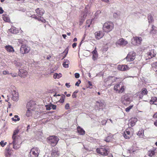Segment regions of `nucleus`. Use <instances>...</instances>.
<instances>
[{
  "instance_id": "2eb2a0df",
  "label": "nucleus",
  "mask_w": 157,
  "mask_h": 157,
  "mask_svg": "<svg viewBox=\"0 0 157 157\" xmlns=\"http://www.w3.org/2000/svg\"><path fill=\"white\" fill-rule=\"evenodd\" d=\"M4 154L6 157H10L12 154V149H10L9 147H6L5 149Z\"/></svg>"
},
{
  "instance_id": "0e129e2a",
  "label": "nucleus",
  "mask_w": 157,
  "mask_h": 157,
  "mask_svg": "<svg viewBox=\"0 0 157 157\" xmlns=\"http://www.w3.org/2000/svg\"><path fill=\"white\" fill-rule=\"evenodd\" d=\"M153 117L154 118H157V113H156L154 114L153 116Z\"/></svg>"
},
{
  "instance_id": "a19ab883",
  "label": "nucleus",
  "mask_w": 157,
  "mask_h": 157,
  "mask_svg": "<svg viewBox=\"0 0 157 157\" xmlns=\"http://www.w3.org/2000/svg\"><path fill=\"white\" fill-rule=\"evenodd\" d=\"M6 144L7 142H5L4 140H2L0 142V145L2 147H4Z\"/></svg>"
},
{
  "instance_id": "de8ad7c7",
  "label": "nucleus",
  "mask_w": 157,
  "mask_h": 157,
  "mask_svg": "<svg viewBox=\"0 0 157 157\" xmlns=\"http://www.w3.org/2000/svg\"><path fill=\"white\" fill-rule=\"evenodd\" d=\"M101 13V11L100 10H97L94 16L95 17H97L98 15Z\"/></svg>"
},
{
  "instance_id": "3c124183",
  "label": "nucleus",
  "mask_w": 157,
  "mask_h": 157,
  "mask_svg": "<svg viewBox=\"0 0 157 157\" xmlns=\"http://www.w3.org/2000/svg\"><path fill=\"white\" fill-rule=\"evenodd\" d=\"M63 67L65 68H67L68 67V64H66V62H64L63 63Z\"/></svg>"
},
{
  "instance_id": "774afa93",
  "label": "nucleus",
  "mask_w": 157,
  "mask_h": 157,
  "mask_svg": "<svg viewBox=\"0 0 157 157\" xmlns=\"http://www.w3.org/2000/svg\"><path fill=\"white\" fill-rule=\"evenodd\" d=\"M62 36H63V38L65 39L66 38V37H67V36L66 34H63Z\"/></svg>"
},
{
  "instance_id": "f03ea898",
  "label": "nucleus",
  "mask_w": 157,
  "mask_h": 157,
  "mask_svg": "<svg viewBox=\"0 0 157 157\" xmlns=\"http://www.w3.org/2000/svg\"><path fill=\"white\" fill-rule=\"evenodd\" d=\"M59 140V138L56 136H50L47 139V142L52 147L56 146Z\"/></svg>"
},
{
  "instance_id": "4468645a",
  "label": "nucleus",
  "mask_w": 157,
  "mask_h": 157,
  "mask_svg": "<svg viewBox=\"0 0 157 157\" xmlns=\"http://www.w3.org/2000/svg\"><path fill=\"white\" fill-rule=\"evenodd\" d=\"M130 68L127 65H119L117 67L118 69L122 71H126L129 70Z\"/></svg>"
},
{
  "instance_id": "864d4df0",
  "label": "nucleus",
  "mask_w": 157,
  "mask_h": 157,
  "mask_svg": "<svg viewBox=\"0 0 157 157\" xmlns=\"http://www.w3.org/2000/svg\"><path fill=\"white\" fill-rule=\"evenodd\" d=\"M80 75L78 73H75V78H78L79 77Z\"/></svg>"
},
{
  "instance_id": "052dcab7",
  "label": "nucleus",
  "mask_w": 157,
  "mask_h": 157,
  "mask_svg": "<svg viewBox=\"0 0 157 157\" xmlns=\"http://www.w3.org/2000/svg\"><path fill=\"white\" fill-rule=\"evenodd\" d=\"M77 44L76 43H74L72 44V46L73 48H75L77 46Z\"/></svg>"
},
{
  "instance_id": "5701e85b",
  "label": "nucleus",
  "mask_w": 157,
  "mask_h": 157,
  "mask_svg": "<svg viewBox=\"0 0 157 157\" xmlns=\"http://www.w3.org/2000/svg\"><path fill=\"white\" fill-rule=\"evenodd\" d=\"M33 16V18H35L36 19L38 20V21H41L43 23H45L46 22V21L45 19H44L43 17L40 16H39L38 17H37L36 15H34Z\"/></svg>"
},
{
  "instance_id": "09e8293b",
  "label": "nucleus",
  "mask_w": 157,
  "mask_h": 157,
  "mask_svg": "<svg viewBox=\"0 0 157 157\" xmlns=\"http://www.w3.org/2000/svg\"><path fill=\"white\" fill-rule=\"evenodd\" d=\"M51 109H52L53 110H55L56 108V105H54L52 103H51Z\"/></svg>"
},
{
  "instance_id": "2f4dec72",
  "label": "nucleus",
  "mask_w": 157,
  "mask_h": 157,
  "mask_svg": "<svg viewBox=\"0 0 157 157\" xmlns=\"http://www.w3.org/2000/svg\"><path fill=\"white\" fill-rule=\"evenodd\" d=\"M6 49L9 52H13L14 51L13 48L10 45L6 46L5 47Z\"/></svg>"
},
{
  "instance_id": "20e7f679",
  "label": "nucleus",
  "mask_w": 157,
  "mask_h": 157,
  "mask_svg": "<svg viewBox=\"0 0 157 157\" xmlns=\"http://www.w3.org/2000/svg\"><path fill=\"white\" fill-rule=\"evenodd\" d=\"M30 50V48L25 44H22L20 49L21 53L24 54L28 53Z\"/></svg>"
},
{
  "instance_id": "423d86ee",
  "label": "nucleus",
  "mask_w": 157,
  "mask_h": 157,
  "mask_svg": "<svg viewBox=\"0 0 157 157\" xmlns=\"http://www.w3.org/2000/svg\"><path fill=\"white\" fill-rule=\"evenodd\" d=\"M125 88V86H121L120 88L119 84H117L114 85L113 90L116 93L120 94L122 93L124 91Z\"/></svg>"
},
{
  "instance_id": "a211bd4d",
  "label": "nucleus",
  "mask_w": 157,
  "mask_h": 157,
  "mask_svg": "<svg viewBox=\"0 0 157 157\" xmlns=\"http://www.w3.org/2000/svg\"><path fill=\"white\" fill-rule=\"evenodd\" d=\"M35 11L39 16L42 17L45 13L44 10L42 8H40L36 9Z\"/></svg>"
},
{
  "instance_id": "e433bc0d",
  "label": "nucleus",
  "mask_w": 157,
  "mask_h": 157,
  "mask_svg": "<svg viewBox=\"0 0 157 157\" xmlns=\"http://www.w3.org/2000/svg\"><path fill=\"white\" fill-rule=\"evenodd\" d=\"M12 120L14 121H19L20 120V118L19 117L18 115H15L14 117L12 118Z\"/></svg>"
},
{
  "instance_id": "6ab92c4d",
  "label": "nucleus",
  "mask_w": 157,
  "mask_h": 157,
  "mask_svg": "<svg viewBox=\"0 0 157 157\" xmlns=\"http://www.w3.org/2000/svg\"><path fill=\"white\" fill-rule=\"evenodd\" d=\"M123 136L126 139H129L131 137L132 135L128 129H126L124 131Z\"/></svg>"
},
{
  "instance_id": "79ce46f5",
  "label": "nucleus",
  "mask_w": 157,
  "mask_h": 157,
  "mask_svg": "<svg viewBox=\"0 0 157 157\" xmlns=\"http://www.w3.org/2000/svg\"><path fill=\"white\" fill-rule=\"evenodd\" d=\"M19 130H16L14 131L13 134L12 136L13 138H14V136H17L16 135L18 133Z\"/></svg>"
},
{
  "instance_id": "603ef678",
  "label": "nucleus",
  "mask_w": 157,
  "mask_h": 157,
  "mask_svg": "<svg viewBox=\"0 0 157 157\" xmlns=\"http://www.w3.org/2000/svg\"><path fill=\"white\" fill-rule=\"evenodd\" d=\"M10 74L11 75L12 77H15L17 75V73H10Z\"/></svg>"
},
{
  "instance_id": "c85d7f7f",
  "label": "nucleus",
  "mask_w": 157,
  "mask_h": 157,
  "mask_svg": "<svg viewBox=\"0 0 157 157\" xmlns=\"http://www.w3.org/2000/svg\"><path fill=\"white\" fill-rule=\"evenodd\" d=\"M77 130L78 133L80 135H84L85 134V131L79 126L77 127Z\"/></svg>"
},
{
  "instance_id": "dca6fc26",
  "label": "nucleus",
  "mask_w": 157,
  "mask_h": 157,
  "mask_svg": "<svg viewBox=\"0 0 157 157\" xmlns=\"http://www.w3.org/2000/svg\"><path fill=\"white\" fill-rule=\"evenodd\" d=\"M122 102L123 104H125V101L129 102L130 101V98L128 95L125 94L123 95L121 98Z\"/></svg>"
},
{
  "instance_id": "4be33fe9",
  "label": "nucleus",
  "mask_w": 157,
  "mask_h": 157,
  "mask_svg": "<svg viewBox=\"0 0 157 157\" xmlns=\"http://www.w3.org/2000/svg\"><path fill=\"white\" fill-rule=\"evenodd\" d=\"M84 12L85 13L83 15L82 18L81 19L82 21L85 20V18L87 16V14H90V10L89 9H88L87 7H85Z\"/></svg>"
},
{
  "instance_id": "bf43d9fd",
  "label": "nucleus",
  "mask_w": 157,
  "mask_h": 157,
  "mask_svg": "<svg viewBox=\"0 0 157 157\" xmlns=\"http://www.w3.org/2000/svg\"><path fill=\"white\" fill-rule=\"evenodd\" d=\"M148 20H150L151 21H153V17L152 16H150V17H148Z\"/></svg>"
},
{
  "instance_id": "412c9836",
  "label": "nucleus",
  "mask_w": 157,
  "mask_h": 157,
  "mask_svg": "<svg viewBox=\"0 0 157 157\" xmlns=\"http://www.w3.org/2000/svg\"><path fill=\"white\" fill-rule=\"evenodd\" d=\"M91 53L93 54V59L94 61L96 60L98 57V54L96 47L95 48L94 50L92 51Z\"/></svg>"
},
{
  "instance_id": "39448f33",
  "label": "nucleus",
  "mask_w": 157,
  "mask_h": 157,
  "mask_svg": "<svg viewBox=\"0 0 157 157\" xmlns=\"http://www.w3.org/2000/svg\"><path fill=\"white\" fill-rule=\"evenodd\" d=\"M40 151L38 148L33 147L32 148L29 153L30 157H38Z\"/></svg>"
},
{
  "instance_id": "a18cd8bd",
  "label": "nucleus",
  "mask_w": 157,
  "mask_h": 157,
  "mask_svg": "<svg viewBox=\"0 0 157 157\" xmlns=\"http://www.w3.org/2000/svg\"><path fill=\"white\" fill-rule=\"evenodd\" d=\"M10 31L13 33L15 34L17 33V30L15 28V29H13L11 28L10 29Z\"/></svg>"
},
{
  "instance_id": "7ed1b4c3",
  "label": "nucleus",
  "mask_w": 157,
  "mask_h": 157,
  "mask_svg": "<svg viewBox=\"0 0 157 157\" xmlns=\"http://www.w3.org/2000/svg\"><path fill=\"white\" fill-rule=\"evenodd\" d=\"M96 152L104 156H107L108 154V151L105 147L101 146L99 148L96 149Z\"/></svg>"
},
{
  "instance_id": "1a4fd4ad",
  "label": "nucleus",
  "mask_w": 157,
  "mask_h": 157,
  "mask_svg": "<svg viewBox=\"0 0 157 157\" xmlns=\"http://www.w3.org/2000/svg\"><path fill=\"white\" fill-rule=\"evenodd\" d=\"M60 155L59 151L57 147H54L51 151V157H59Z\"/></svg>"
},
{
  "instance_id": "f257e3e1",
  "label": "nucleus",
  "mask_w": 157,
  "mask_h": 157,
  "mask_svg": "<svg viewBox=\"0 0 157 157\" xmlns=\"http://www.w3.org/2000/svg\"><path fill=\"white\" fill-rule=\"evenodd\" d=\"M114 25L113 22L108 21L105 22L103 25L102 29L104 32L109 33L113 29Z\"/></svg>"
},
{
  "instance_id": "a878e982",
  "label": "nucleus",
  "mask_w": 157,
  "mask_h": 157,
  "mask_svg": "<svg viewBox=\"0 0 157 157\" xmlns=\"http://www.w3.org/2000/svg\"><path fill=\"white\" fill-rule=\"evenodd\" d=\"M137 121V119L136 118H132L129 121L128 123L130 125L131 127L133 126L136 124Z\"/></svg>"
},
{
  "instance_id": "6e6d98bb",
  "label": "nucleus",
  "mask_w": 157,
  "mask_h": 157,
  "mask_svg": "<svg viewBox=\"0 0 157 157\" xmlns=\"http://www.w3.org/2000/svg\"><path fill=\"white\" fill-rule=\"evenodd\" d=\"M109 78V79H110L111 78H113V79L114 80L113 82L116 81L117 79L118 78H117L114 77L113 76L110 77Z\"/></svg>"
},
{
  "instance_id": "aec40b11",
  "label": "nucleus",
  "mask_w": 157,
  "mask_h": 157,
  "mask_svg": "<svg viewBox=\"0 0 157 157\" xmlns=\"http://www.w3.org/2000/svg\"><path fill=\"white\" fill-rule=\"evenodd\" d=\"M117 43L120 45L125 46L128 43V42L123 38H121L118 40Z\"/></svg>"
},
{
  "instance_id": "4c0bfd02",
  "label": "nucleus",
  "mask_w": 157,
  "mask_h": 157,
  "mask_svg": "<svg viewBox=\"0 0 157 157\" xmlns=\"http://www.w3.org/2000/svg\"><path fill=\"white\" fill-rule=\"evenodd\" d=\"M65 96L64 94H63L62 95L61 98H60L59 100V102L61 103H63L64 101L65 98Z\"/></svg>"
},
{
  "instance_id": "69168bd1",
  "label": "nucleus",
  "mask_w": 157,
  "mask_h": 157,
  "mask_svg": "<svg viewBox=\"0 0 157 157\" xmlns=\"http://www.w3.org/2000/svg\"><path fill=\"white\" fill-rule=\"evenodd\" d=\"M88 84L89 85V86L90 87V86H92V82L90 81H89L88 82Z\"/></svg>"
},
{
  "instance_id": "393cba45",
  "label": "nucleus",
  "mask_w": 157,
  "mask_h": 157,
  "mask_svg": "<svg viewBox=\"0 0 157 157\" xmlns=\"http://www.w3.org/2000/svg\"><path fill=\"white\" fill-rule=\"evenodd\" d=\"M2 18L3 20L6 22H9L10 21V19L9 15L6 14H4L2 15Z\"/></svg>"
},
{
  "instance_id": "13d9d810",
  "label": "nucleus",
  "mask_w": 157,
  "mask_h": 157,
  "mask_svg": "<svg viewBox=\"0 0 157 157\" xmlns=\"http://www.w3.org/2000/svg\"><path fill=\"white\" fill-rule=\"evenodd\" d=\"M81 82L80 80H79L78 81L76 82L75 83V85L76 86H79V84L81 83Z\"/></svg>"
},
{
  "instance_id": "9b49d317",
  "label": "nucleus",
  "mask_w": 157,
  "mask_h": 157,
  "mask_svg": "<svg viewBox=\"0 0 157 157\" xmlns=\"http://www.w3.org/2000/svg\"><path fill=\"white\" fill-rule=\"evenodd\" d=\"M95 37L96 39L99 40L102 38L104 36V33L101 31L96 32L95 33Z\"/></svg>"
},
{
  "instance_id": "49530a36",
  "label": "nucleus",
  "mask_w": 157,
  "mask_h": 157,
  "mask_svg": "<svg viewBox=\"0 0 157 157\" xmlns=\"http://www.w3.org/2000/svg\"><path fill=\"white\" fill-rule=\"evenodd\" d=\"M47 110H49L51 109V103L49 105H47L45 106Z\"/></svg>"
},
{
  "instance_id": "c756f323",
  "label": "nucleus",
  "mask_w": 157,
  "mask_h": 157,
  "mask_svg": "<svg viewBox=\"0 0 157 157\" xmlns=\"http://www.w3.org/2000/svg\"><path fill=\"white\" fill-rule=\"evenodd\" d=\"M113 139V136L111 134H109L105 138V141L106 142H109L112 140Z\"/></svg>"
},
{
  "instance_id": "f704fd0d",
  "label": "nucleus",
  "mask_w": 157,
  "mask_h": 157,
  "mask_svg": "<svg viewBox=\"0 0 157 157\" xmlns=\"http://www.w3.org/2000/svg\"><path fill=\"white\" fill-rule=\"evenodd\" d=\"M62 76V75L60 73L59 74L57 73H55L53 75V78L55 79H56V78H59L61 77Z\"/></svg>"
},
{
  "instance_id": "e2e57ef3",
  "label": "nucleus",
  "mask_w": 157,
  "mask_h": 157,
  "mask_svg": "<svg viewBox=\"0 0 157 157\" xmlns=\"http://www.w3.org/2000/svg\"><path fill=\"white\" fill-rule=\"evenodd\" d=\"M70 83H66L65 84L66 86L67 87V88H69L71 86L69 85Z\"/></svg>"
},
{
  "instance_id": "4d7b16f0",
  "label": "nucleus",
  "mask_w": 157,
  "mask_h": 157,
  "mask_svg": "<svg viewBox=\"0 0 157 157\" xmlns=\"http://www.w3.org/2000/svg\"><path fill=\"white\" fill-rule=\"evenodd\" d=\"M2 73L3 75H6L7 74H9V72L8 71H4L2 72Z\"/></svg>"
},
{
  "instance_id": "37998d69",
  "label": "nucleus",
  "mask_w": 157,
  "mask_h": 157,
  "mask_svg": "<svg viewBox=\"0 0 157 157\" xmlns=\"http://www.w3.org/2000/svg\"><path fill=\"white\" fill-rule=\"evenodd\" d=\"M78 92V91L77 90H75L74 91L72 95V97L73 98H76L77 97L76 94Z\"/></svg>"
},
{
  "instance_id": "0eeeda50",
  "label": "nucleus",
  "mask_w": 157,
  "mask_h": 157,
  "mask_svg": "<svg viewBox=\"0 0 157 157\" xmlns=\"http://www.w3.org/2000/svg\"><path fill=\"white\" fill-rule=\"evenodd\" d=\"M136 53L133 51L130 52L125 58L127 61H131L134 60L135 59Z\"/></svg>"
},
{
  "instance_id": "9d476101",
  "label": "nucleus",
  "mask_w": 157,
  "mask_h": 157,
  "mask_svg": "<svg viewBox=\"0 0 157 157\" xmlns=\"http://www.w3.org/2000/svg\"><path fill=\"white\" fill-rule=\"evenodd\" d=\"M156 52L154 49H151L146 54L148 59H150L154 57L156 55Z\"/></svg>"
},
{
  "instance_id": "338daca9",
  "label": "nucleus",
  "mask_w": 157,
  "mask_h": 157,
  "mask_svg": "<svg viewBox=\"0 0 157 157\" xmlns=\"http://www.w3.org/2000/svg\"><path fill=\"white\" fill-rule=\"evenodd\" d=\"M154 124L157 127V119L154 122Z\"/></svg>"
},
{
  "instance_id": "5fc2aeb1",
  "label": "nucleus",
  "mask_w": 157,
  "mask_h": 157,
  "mask_svg": "<svg viewBox=\"0 0 157 157\" xmlns=\"http://www.w3.org/2000/svg\"><path fill=\"white\" fill-rule=\"evenodd\" d=\"M92 22V20L89 19L87 20L86 21V22L87 24H89L88 26H90V24H91V22Z\"/></svg>"
},
{
  "instance_id": "c03bdc74",
  "label": "nucleus",
  "mask_w": 157,
  "mask_h": 157,
  "mask_svg": "<svg viewBox=\"0 0 157 157\" xmlns=\"http://www.w3.org/2000/svg\"><path fill=\"white\" fill-rule=\"evenodd\" d=\"M133 107V105H131L129 106L127 108L125 109V111L126 112H128L130 111V109H131Z\"/></svg>"
},
{
  "instance_id": "473e14b6",
  "label": "nucleus",
  "mask_w": 157,
  "mask_h": 157,
  "mask_svg": "<svg viewBox=\"0 0 157 157\" xmlns=\"http://www.w3.org/2000/svg\"><path fill=\"white\" fill-rule=\"evenodd\" d=\"M144 132L143 129H140L139 131L138 132L137 135L140 137H143L144 136Z\"/></svg>"
},
{
  "instance_id": "c9c22d12",
  "label": "nucleus",
  "mask_w": 157,
  "mask_h": 157,
  "mask_svg": "<svg viewBox=\"0 0 157 157\" xmlns=\"http://www.w3.org/2000/svg\"><path fill=\"white\" fill-rule=\"evenodd\" d=\"M32 109H28L26 113V115L27 117H29L31 116Z\"/></svg>"
},
{
  "instance_id": "58836bf2",
  "label": "nucleus",
  "mask_w": 157,
  "mask_h": 157,
  "mask_svg": "<svg viewBox=\"0 0 157 157\" xmlns=\"http://www.w3.org/2000/svg\"><path fill=\"white\" fill-rule=\"evenodd\" d=\"M151 66L153 69H157V61L154 62L151 64Z\"/></svg>"
},
{
  "instance_id": "8fccbe9b",
  "label": "nucleus",
  "mask_w": 157,
  "mask_h": 157,
  "mask_svg": "<svg viewBox=\"0 0 157 157\" xmlns=\"http://www.w3.org/2000/svg\"><path fill=\"white\" fill-rule=\"evenodd\" d=\"M65 108L66 110L68 109H70V105L69 103H67L65 105Z\"/></svg>"
},
{
  "instance_id": "7c9ffc66",
  "label": "nucleus",
  "mask_w": 157,
  "mask_h": 157,
  "mask_svg": "<svg viewBox=\"0 0 157 157\" xmlns=\"http://www.w3.org/2000/svg\"><path fill=\"white\" fill-rule=\"evenodd\" d=\"M19 143H10L9 144H13V148L17 150L20 147V145L19 144Z\"/></svg>"
},
{
  "instance_id": "ddd939ff",
  "label": "nucleus",
  "mask_w": 157,
  "mask_h": 157,
  "mask_svg": "<svg viewBox=\"0 0 157 157\" xmlns=\"http://www.w3.org/2000/svg\"><path fill=\"white\" fill-rule=\"evenodd\" d=\"M96 105L99 106L100 109H103L106 105L105 103L104 100H100L99 101H96Z\"/></svg>"
},
{
  "instance_id": "f8f14e48",
  "label": "nucleus",
  "mask_w": 157,
  "mask_h": 157,
  "mask_svg": "<svg viewBox=\"0 0 157 157\" xmlns=\"http://www.w3.org/2000/svg\"><path fill=\"white\" fill-rule=\"evenodd\" d=\"M12 99L14 101H17L18 99V94L16 90H13L12 91Z\"/></svg>"
},
{
  "instance_id": "72a5a7b5",
  "label": "nucleus",
  "mask_w": 157,
  "mask_h": 157,
  "mask_svg": "<svg viewBox=\"0 0 157 157\" xmlns=\"http://www.w3.org/2000/svg\"><path fill=\"white\" fill-rule=\"evenodd\" d=\"M155 149L153 150H150L148 151V156L152 157L155 155Z\"/></svg>"
},
{
  "instance_id": "cd10ccee",
  "label": "nucleus",
  "mask_w": 157,
  "mask_h": 157,
  "mask_svg": "<svg viewBox=\"0 0 157 157\" xmlns=\"http://www.w3.org/2000/svg\"><path fill=\"white\" fill-rule=\"evenodd\" d=\"M150 103L151 104L157 105V98L155 97H152Z\"/></svg>"
},
{
  "instance_id": "b1692460",
  "label": "nucleus",
  "mask_w": 157,
  "mask_h": 157,
  "mask_svg": "<svg viewBox=\"0 0 157 157\" xmlns=\"http://www.w3.org/2000/svg\"><path fill=\"white\" fill-rule=\"evenodd\" d=\"M12 138L13 140L12 143H20L21 142V138L20 137L17 136H14V138L12 137Z\"/></svg>"
},
{
  "instance_id": "f3484780",
  "label": "nucleus",
  "mask_w": 157,
  "mask_h": 157,
  "mask_svg": "<svg viewBox=\"0 0 157 157\" xmlns=\"http://www.w3.org/2000/svg\"><path fill=\"white\" fill-rule=\"evenodd\" d=\"M148 91L145 88H143L141 90L140 92H138L137 94H141V95H140L139 96V97L140 98H141L143 97V95H146Z\"/></svg>"
},
{
  "instance_id": "680f3d73",
  "label": "nucleus",
  "mask_w": 157,
  "mask_h": 157,
  "mask_svg": "<svg viewBox=\"0 0 157 157\" xmlns=\"http://www.w3.org/2000/svg\"><path fill=\"white\" fill-rule=\"evenodd\" d=\"M4 12V11L3 10L2 8L1 7H0V14Z\"/></svg>"
},
{
  "instance_id": "bb28decb",
  "label": "nucleus",
  "mask_w": 157,
  "mask_h": 157,
  "mask_svg": "<svg viewBox=\"0 0 157 157\" xmlns=\"http://www.w3.org/2000/svg\"><path fill=\"white\" fill-rule=\"evenodd\" d=\"M20 74L22 77H25L28 75V72L25 70L20 69L19 70Z\"/></svg>"
},
{
  "instance_id": "ea45409f",
  "label": "nucleus",
  "mask_w": 157,
  "mask_h": 157,
  "mask_svg": "<svg viewBox=\"0 0 157 157\" xmlns=\"http://www.w3.org/2000/svg\"><path fill=\"white\" fill-rule=\"evenodd\" d=\"M68 48H67L64 50V51L63 52V54L64 55L63 59H64L65 57L66 56L67 54L68 53Z\"/></svg>"
},
{
  "instance_id": "6e6552de",
  "label": "nucleus",
  "mask_w": 157,
  "mask_h": 157,
  "mask_svg": "<svg viewBox=\"0 0 157 157\" xmlns=\"http://www.w3.org/2000/svg\"><path fill=\"white\" fill-rule=\"evenodd\" d=\"M142 38L141 37L135 36L133 38L132 40V43L133 45H137L140 44L141 43Z\"/></svg>"
}]
</instances>
